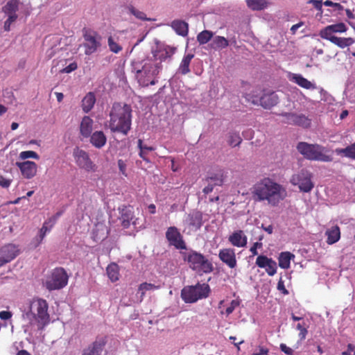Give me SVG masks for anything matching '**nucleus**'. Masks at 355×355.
Listing matches in <instances>:
<instances>
[{
  "mask_svg": "<svg viewBox=\"0 0 355 355\" xmlns=\"http://www.w3.org/2000/svg\"><path fill=\"white\" fill-rule=\"evenodd\" d=\"M141 62V67L135 64L136 76L140 85L148 87L157 83V77L162 69V62L169 58L174 53L173 49L157 47Z\"/></svg>",
  "mask_w": 355,
  "mask_h": 355,
  "instance_id": "f257e3e1",
  "label": "nucleus"
},
{
  "mask_svg": "<svg viewBox=\"0 0 355 355\" xmlns=\"http://www.w3.org/2000/svg\"><path fill=\"white\" fill-rule=\"evenodd\" d=\"M254 202H266L272 207H277L287 197L286 188L270 178H263L251 189Z\"/></svg>",
  "mask_w": 355,
  "mask_h": 355,
  "instance_id": "f03ea898",
  "label": "nucleus"
},
{
  "mask_svg": "<svg viewBox=\"0 0 355 355\" xmlns=\"http://www.w3.org/2000/svg\"><path fill=\"white\" fill-rule=\"evenodd\" d=\"M109 127L112 132L127 135L132 125V108L125 103H113L110 112Z\"/></svg>",
  "mask_w": 355,
  "mask_h": 355,
  "instance_id": "7ed1b4c3",
  "label": "nucleus"
},
{
  "mask_svg": "<svg viewBox=\"0 0 355 355\" xmlns=\"http://www.w3.org/2000/svg\"><path fill=\"white\" fill-rule=\"evenodd\" d=\"M297 150L309 160L329 162L333 159L332 157L327 154L328 149L320 144H311L302 141L297 145Z\"/></svg>",
  "mask_w": 355,
  "mask_h": 355,
  "instance_id": "20e7f679",
  "label": "nucleus"
},
{
  "mask_svg": "<svg viewBox=\"0 0 355 355\" xmlns=\"http://www.w3.org/2000/svg\"><path fill=\"white\" fill-rule=\"evenodd\" d=\"M182 258L189 268L198 273H210L213 271L212 263L201 253L194 250L182 252Z\"/></svg>",
  "mask_w": 355,
  "mask_h": 355,
  "instance_id": "39448f33",
  "label": "nucleus"
},
{
  "mask_svg": "<svg viewBox=\"0 0 355 355\" xmlns=\"http://www.w3.org/2000/svg\"><path fill=\"white\" fill-rule=\"evenodd\" d=\"M209 293L208 284L198 283L195 286L184 287L181 291V297L186 303H194L198 300L207 298Z\"/></svg>",
  "mask_w": 355,
  "mask_h": 355,
  "instance_id": "423d86ee",
  "label": "nucleus"
},
{
  "mask_svg": "<svg viewBox=\"0 0 355 355\" xmlns=\"http://www.w3.org/2000/svg\"><path fill=\"white\" fill-rule=\"evenodd\" d=\"M30 313L33 318L42 326L49 324L50 315L48 313L49 305L47 302L42 298H33L30 303Z\"/></svg>",
  "mask_w": 355,
  "mask_h": 355,
  "instance_id": "0eeeda50",
  "label": "nucleus"
},
{
  "mask_svg": "<svg viewBox=\"0 0 355 355\" xmlns=\"http://www.w3.org/2000/svg\"><path fill=\"white\" fill-rule=\"evenodd\" d=\"M69 277L62 268H55L47 277L45 286L49 291L59 290L68 283Z\"/></svg>",
  "mask_w": 355,
  "mask_h": 355,
  "instance_id": "6e6552de",
  "label": "nucleus"
},
{
  "mask_svg": "<svg viewBox=\"0 0 355 355\" xmlns=\"http://www.w3.org/2000/svg\"><path fill=\"white\" fill-rule=\"evenodd\" d=\"M312 178L313 175L311 172L306 169H302L292 176L291 183L293 185H297L300 191L309 193L314 187Z\"/></svg>",
  "mask_w": 355,
  "mask_h": 355,
  "instance_id": "1a4fd4ad",
  "label": "nucleus"
},
{
  "mask_svg": "<svg viewBox=\"0 0 355 355\" xmlns=\"http://www.w3.org/2000/svg\"><path fill=\"white\" fill-rule=\"evenodd\" d=\"M83 37L85 40V53L86 55H89L95 53L101 46V36L94 31H85Z\"/></svg>",
  "mask_w": 355,
  "mask_h": 355,
  "instance_id": "9d476101",
  "label": "nucleus"
},
{
  "mask_svg": "<svg viewBox=\"0 0 355 355\" xmlns=\"http://www.w3.org/2000/svg\"><path fill=\"white\" fill-rule=\"evenodd\" d=\"M75 162L78 166L87 172H95L96 165L91 160L89 154L78 148H76L73 153Z\"/></svg>",
  "mask_w": 355,
  "mask_h": 355,
  "instance_id": "9b49d317",
  "label": "nucleus"
},
{
  "mask_svg": "<svg viewBox=\"0 0 355 355\" xmlns=\"http://www.w3.org/2000/svg\"><path fill=\"white\" fill-rule=\"evenodd\" d=\"M166 238L171 245L178 250L187 249L186 243L177 227H169L166 232Z\"/></svg>",
  "mask_w": 355,
  "mask_h": 355,
  "instance_id": "f8f14e48",
  "label": "nucleus"
},
{
  "mask_svg": "<svg viewBox=\"0 0 355 355\" xmlns=\"http://www.w3.org/2000/svg\"><path fill=\"white\" fill-rule=\"evenodd\" d=\"M347 30L346 25L343 23H337L329 25L320 31L319 35L321 38L330 40L331 37H336L335 33H345Z\"/></svg>",
  "mask_w": 355,
  "mask_h": 355,
  "instance_id": "ddd939ff",
  "label": "nucleus"
},
{
  "mask_svg": "<svg viewBox=\"0 0 355 355\" xmlns=\"http://www.w3.org/2000/svg\"><path fill=\"white\" fill-rule=\"evenodd\" d=\"M282 116L286 119V122L291 125H295L305 128L310 127L311 120L304 114L286 112Z\"/></svg>",
  "mask_w": 355,
  "mask_h": 355,
  "instance_id": "4468645a",
  "label": "nucleus"
},
{
  "mask_svg": "<svg viewBox=\"0 0 355 355\" xmlns=\"http://www.w3.org/2000/svg\"><path fill=\"white\" fill-rule=\"evenodd\" d=\"M119 220L121 226L124 229L130 227V224H135V221H133L135 218L133 207L131 206H123L122 208H119Z\"/></svg>",
  "mask_w": 355,
  "mask_h": 355,
  "instance_id": "2eb2a0df",
  "label": "nucleus"
},
{
  "mask_svg": "<svg viewBox=\"0 0 355 355\" xmlns=\"http://www.w3.org/2000/svg\"><path fill=\"white\" fill-rule=\"evenodd\" d=\"M218 257L229 268H234L236 266L237 261L234 249L229 248L220 250Z\"/></svg>",
  "mask_w": 355,
  "mask_h": 355,
  "instance_id": "dca6fc26",
  "label": "nucleus"
},
{
  "mask_svg": "<svg viewBox=\"0 0 355 355\" xmlns=\"http://www.w3.org/2000/svg\"><path fill=\"white\" fill-rule=\"evenodd\" d=\"M185 224L189 227L190 230L197 231L200 230L202 225V212L198 210H194L191 212L185 220Z\"/></svg>",
  "mask_w": 355,
  "mask_h": 355,
  "instance_id": "f3484780",
  "label": "nucleus"
},
{
  "mask_svg": "<svg viewBox=\"0 0 355 355\" xmlns=\"http://www.w3.org/2000/svg\"><path fill=\"white\" fill-rule=\"evenodd\" d=\"M16 165L20 169L21 175L24 178L31 179L37 174V166L34 162L25 161L17 162Z\"/></svg>",
  "mask_w": 355,
  "mask_h": 355,
  "instance_id": "a211bd4d",
  "label": "nucleus"
},
{
  "mask_svg": "<svg viewBox=\"0 0 355 355\" xmlns=\"http://www.w3.org/2000/svg\"><path fill=\"white\" fill-rule=\"evenodd\" d=\"M19 253V250L18 246L12 243L4 245L0 248V255L10 262L15 259L18 256Z\"/></svg>",
  "mask_w": 355,
  "mask_h": 355,
  "instance_id": "6ab92c4d",
  "label": "nucleus"
},
{
  "mask_svg": "<svg viewBox=\"0 0 355 355\" xmlns=\"http://www.w3.org/2000/svg\"><path fill=\"white\" fill-rule=\"evenodd\" d=\"M230 243L235 247H245L248 243V238L243 230L234 231L228 238Z\"/></svg>",
  "mask_w": 355,
  "mask_h": 355,
  "instance_id": "aec40b11",
  "label": "nucleus"
},
{
  "mask_svg": "<svg viewBox=\"0 0 355 355\" xmlns=\"http://www.w3.org/2000/svg\"><path fill=\"white\" fill-rule=\"evenodd\" d=\"M22 3L20 0H8L4 6L2 8V11L8 16L12 17L14 19H17L18 15L17 12L19 9L20 5Z\"/></svg>",
  "mask_w": 355,
  "mask_h": 355,
  "instance_id": "412c9836",
  "label": "nucleus"
},
{
  "mask_svg": "<svg viewBox=\"0 0 355 355\" xmlns=\"http://www.w3.org/2000/svg\"><path fill=\"white\" fill-rule=\"evenodd\" d=\"M289 79L291 81L306 89L313 90L317 88L315 84L311 83L299 73H292L290 76Z\"/></svg>",
  "mask_w": 355,
  "mask_h": 355,
  "instance_id": "4be33fe9",
  "label": "nucleus"
},
{
  "mask_svg": "<svg viewBox=\"0 0 355 355\" xmlns=\"http://www.w3.org/2000/svg\"><path fill=\"white\" fill-rule=\"evenodd\" d=\"M261 105L266 108L270 109L272 107L276 105L279 101L278 96L275 92H270L268 94H264L259 98Z\"/></svg>",
  "mask_w": 355,
  "mask_h": 355,
  "instance_id": "5701e85b",
  "label": "nucleus"
},
{
  "mask_svg": "<svg viewBox=\"0 0 355 355\" xmlns=\"http://www.w3.org/2000/svg\"><path fill=\"white\" fill-rule=\"evenodd\" d=\"M93 120L88 116H85L80 122V133L84 138H89L93 130Z\"/></svg>",
  "mask_w": 355,
  "mask_h": 355,
  "instance_id": "b1692460",
  "label": "nucleus"
},
{
  "mask_svg": "<svg viewBox=\"0 0 355 355\" xmlns=\"http://www.w3.org/2000/svg\"><path fill=\"white\" fill-rule=\"evenodd\" d=\"M89 137L90 143L96 148H103L107 142V137L103 131H96Z\"/></svg>",
  "mask_w": 355,
  "mask_h": 355,
  "instance_id": "393cba45",
  "label": "nucleus"
},
{
  "mask_svg": "<svg viewBox=\"0 0 355 355\" xmlns=\"http://www.w3.org/2000/svg\"><path fill=\"white\" fill-rule=\"evenodd\" d=\"M171 28L179 35L185 37L189 33V24L180 19H175L171 22Z\"/></svg>",
  "mask_w": 355,
  "mask_h": 355,
  "instance_id": "a878e982",
  "label": "nucleus"
},
{
  "mask_svg": "<svg viewBox=\"0 0 355 355\" xmlns=\"http://www.w3.org/2000/svg\"><path fill=\"white\" fill-rule=\"evenodd\" d=\"M327 236V243L332 245L338 242L340 238V231L338 225H334L328 229L325 232Z\"/></svg>",
  "mask_w": 355,
  "mask_h": 355,
  "instance_id": "bb28decb",
  "label": "nucleus"
},
{
  "mask_svg": "<svg viewBox=\"0 0 355 355\" xmlns=\"http://www.w3.org/2000/svg\"><path fill=\"white\" fill-rule=\"evenodd\" d=\"M295 259V255L288 251L282 252L278 257L279 266L283 269H288L291 267V261Z\"/></svg>",
  "mask_w": 355,
  "mask_h": 355,
  "instance_id": "cd10ccee",
  "label": "nucleus"
},
{
  "mask_svg": "<svg viewBox=\"0 0 355 355\" xmlns=\"http://www.w3.org/2000/svg\"><path fill=\"white\" fill-rule=\"evenodd\" d=\"M225 175L223 170L216 173H210L205 179V182H209L215 186H222L224 183Z\"/></svg>",
  "mask_w": 355,
  "mask_h": 355,
  "instance_id": "c85d7f7f",
  "label": "nucleus"
},
{
  "mask_svg": "<svg viewBox=\"0 0 355 355\" xmlns=\"http://www.w3.org/2000/svg\"><path fill=\"white\" fill-rule=\"evenodd\" d=\"M96 103V96L93 92H89L82 100L83 110L88 113L94 107Z\"/></svg>",
  "mask_w": 355,
  "mask_h": 355,
  "instance_id": "c756f323",
  "label": "nucleus"
},
{
  "mask_svg": "<svg viewBox=\"0 0 355 355\" xmlns=\"http://www.w3.org/2000/svg\"><path fill=\"white\" fill-rule=\"evenodd\" d=\"M193 57L194 55L193 53H188L184 55L178 68L179 73L186 75L190 72L189 66Z\"/></svg>",
  "mask_w": 355,
  "mask_h": 355,
  "instance_id": "7c9ffc66",
  "label": "nucleus"
},
{
  "mask_svg": "<svg viewBox=\"0 0 355 355\" xmlns=\"http://www.w3.org/2000/svg\"><path fill=\"white\" fill-rule=\"evenodd\" d=\"M106 272L112 282H116L119 279V267L116 263H110L106 268Z\"/></svg>",
  "mask_w": 355,
  "mask_h": 355,
  "instance_id": "2f4dec72",
  "label": "nucleus"
},
{
  "mask_svg": "<svg viewBox=\"0 0 355 355\" xmlns=\"http://www.w3.org/2000/svg\"><path fill=\"white\" fill-rule=\"evenodd\" d=\"M329 41L341 49L349 46L354 43L352 37H331Z\"/></svg>",
  "mask_w": 355,
  "mask_h": 355,
  "instance_id": "473e14b6",
  "label": "nucleus"
},
{
  "mask_svg": "<svg viewBox=\"0 0 355 355\" xmlns=\"http://www.w3.org/2000/svg\"><path fill=\"white\" fill-rule=\"evenodd\" d=\"M335 152L337 155H343L355 160V143L347 146L345 148H336Z\"/></svg>",
  "mask_w": 355,
  "mask_h": 355,
  "instance_id": "72a5a7b5",
  "label": "nucleus"
},
{
  "mask_svg": "<svg viewBox=\"0 0 355 355\" xmlns=\"http://www.w3.org/2000/svg\"><path fill=\"white\" fill-rule=\"evenodd\" d=\"M159 288V286L151 283L144 282L141 284L138 287V293H140L139 302H141L143 300L147 291L157 290Z\"/></svg>",
  "mask_w": 355,
  "mask_h": 355,
  "instance_id": "f704fd0d",
  "label": "nucleus"
},
{
  "mask_svg": "<svg viewBox=\"0 0 355 355\" xmlns=\"http://www.w3.org/2000/svg\"><path fill=\"white\" fill-rule=\"evenodd\" d=\"M227 141L231 147L239 146L242 142V138L239 132L235 131L230 132L227 134Z\"/></svg>",
  "mask_w": 355,
  "mask_h": 355,
  "instance_id": "c9c22d12",
  "label": "nucleus"
},
{
  "mask_svg": "<svg viewBox=\"0 0 355 355\" xmlns=\"http://www.w3.org/2000/svg\"><path fill=\"white\" fill-rule=\"evenodd\" d=\"M246 4L252 10H261L267 7L266 0H245Z\"/></svg>",
  "mask_w": 355,
  "mask_h": 355,
  "instance_id": "e433bc0d",
  "label": "nucleus"
},
{
  "mask_svg": "<svg viewBox=\"0 0 355 355\" xmlns=\"http://www.w3.org/2000/svg\"><path fill=\"white\" fill-rule=\"evenodd\" d=\"M211 31L205 30L199 33L197 35V41L200 45L207 44L213 37Z\"/></svg>",
  "mask_w": 355,
  "mask_h": 355,
  "instance_id": "4c0bfd02",
  "label": "nucleus"
},
{
  "mask_svg": "<svg viewBox=\"0 0 355 355\" xmlns=\"http://www.w3.org/2000/svg\"><path fill=\"white\" fill-rule=\"evenodd\" d=\"M101 349V345L94 342L84 350L83 355H99Z\"/></svg>",
  "mask_w": 355,
  "mask_h": 355,
  "instance_id": "58836bf2",
  "label": "nucleus"
},
{
  "mask_svg": "<svg viewBox=\"0 0 355 355\" xmlns=\"http://www.w3.org/2000/svg\"><path fill=\"white\" fill-rule=\"evenodd\" d=\"M107 45L109 46V49L114 53H119L123 49L122 46L114 40L112 36H110L107 38Z\"/></svg>",
  "mask_w": 355,
  "mask_h": 355,
  "instance_id": "ea45409f",
  "label": "nucleus"
},
{
  "mask_svg": "<svg viewBox=\"0 0 355 355\" xmlns=\"http://www.w3.org/2000/svg\"><path fill=\"white\" fill-rule=\"evenodd\" d=\"M127 8L128 9L129 12L133 15L136 18L143 20V21H150V19L148 18L146 15V14L140 11L137 9H136L132 5H129L127 6Z\"/></svg>",
  "mask_w": 355,
  "mask_h": 355,
  "instance_id": "a19ab883",
  "label": "nucleus"
},
{
  "mask_svg": "<svg viewBox=\"0 0 355 355\" xmlns=\"http://www.w3.org/2000/svg\"><path fill=\"white\" fill-rule=\"evenodd\" d=\"M271 259L265 255H259L256 259V265L261 268H265Z\"/></svg>",
  "mask_w": 355,
  "mask_h": 355,
  "instance_id": "79ce46f5",
  "label": "nucleus"
},
{
  "mask_svg": "<svg viewBox=\"0 0 355 355\" xmlns=\"http://www.w3.org/2000/svg\"><path fill=\"white\" fill-rule=\"evenodd\" d=\"M214 43L218 48H225L228 46V40L223 36H216L214 40Z\"/></svg>",
  "mask_w": 355,
  "mask_h": 355,
  "instance_id": "37998d69",
  "label": "nucleus"
},
{
  "mask_svg": "<svg viewBox=\"0 0 355 355\" xmlns=\"http://www.w3.org/2000/svg\"><path fill=\"white\" fill-rule=\"evenodd\" d=\"M277 263L273 259H271L268 263V266L265 267L266 272L269 276H273L277 272Z\"/></svg>",
  "mask_w": 355,
  "mask_h": 355,
  "instance_id": "c03bdc74",
  "label": "nucleus"
},
{
  "mask_svg": "<svg viewBox=\"0 0 355 355\" xmlns=\"http://www.w3.org/2000/svg\"><path fill=\"white\" fill-rule=\"evenodd\" d=\"M19 157L22 159H26L28 158H33V159H38L39 155L35 151L26 150V151L21 152L19 154Z\"/></svg>",
  "mask_w": 355,
  "mask_h": 355,
  "instance_id": "a18cd8bd",
  "label": "nucleus"
},
{
  "mask_svg": "<svg viewBox=\"0 0 355 355\" xmlns=\"http://www.w3.org/2000/svg\"><path fill=\"white\" fill-rule=\"evenodd\" d=\"M52 228L49 226L48 223H44L42 228L40 230V241L41 243L45 237L46 233L50 232Z\"/></svg>",
  "mask_w": 355,
  "mask_h": 355,
  "instance_id": "49530a36",
  "label": "nucleus"
},
{
  "mask_svg": "<svg viewBox=\"0 0 355 355\" xmlns=\"http://www.w3.org/2000/svg\"><path fill=\"white\" fill-rule=\"evenodd\" d=\"M239 301L235 300H232L230 305L225 310V313L227 314V315H229L230 314H231L234 311V309L237 306H239Z\"/></svg>",
  "mask_w": 355,
  "mask_h": 355,
  "instance_id": "de8ad7c7",
  "label": "nucleus"
},
{
  "mask_svg": "<svg viewBox=\"0 0 355 355\" xmlns=\"http://www.w3.org/2000/svg\"><path fill=\"white\" fill-rule=\"evenodd\" d=\"M297 329L298 330H300V333H299L300 339L304 340L308 334L307 329L300 323L297 324Z\"/></svg>",
  "mask_w": 355,
  "mask_h": 355,
  "instance_id": "09e8293b",
  "label": "nucleus"
},
{
  "mask_svg": "<svg viewBox=\"0 0 355 355\" xmlns=\"http://www.w3.org/2000/svg\"><path fill=\"white\" fill-rule=\"evenodd\" d=\"M78 66L76 62H71L67 67L62 69L60 72L64 73H69L77 69Z\"/></svg>",
  "mask_w": 355,
  "mask_h": 355,
  "instance_id": "8fccbe9b",
  "label": "nucleus"
},
{
  "mask_svg": "<svg viewBox=\"0 0 355 355\" xmlns=\"http://www.w3.org/2000/svg\"><path fill=\"white\" fill-rule=\"evenodd\" d=\"M138 147L140 149V152H139V156L144 160V161H146L147 162H149L148 159L146 157V153L145 151L143 150V142H142V140L141 139H139L138 141Z\"/></svg>",
  "mask_w": 355,
  "mask_h": 355,
  "instance_id": "3c124183",
  "label": "nucleus"
},
{
  "mask_svg": "<svg viewBox=\"0 0 355 355\" xmlns=\"http://www.w3.org/2000/svg\"><path fill=\"white\" fill-rule=\"evenodd\" d=\"M262 246H263L262 243L255 242L250 249V251L251 252L252 256L257 255L258 254L257 249L261 248Z\"/></svg>",
  "mask_w": 355,
  "mask_h": 355,
  "instance_id": "603ef678",
  "label": "nucleus"
},
{
  "mask_svg": "<svg viewBox=\"0 0 355 355\" xmlns=\"http://www.w3.org/2000/svg\"><path fill=\"white\" fill-rule=\"evenodd\" d=\"M12 182V180L7 179L3 175H0V186L3 188H8Z\"/></svg>",
  "mask_w": 355,
  "mask_h": 355,
  "instance_id": "864d4df0",
  "label": "nucleus"
},
{
  "mask_svg": "<svg viewBox=\"0 0 355 355\" xmlns=\"http://www.w3.org/2000/svg\"><path fill=\"white\" fill-rule=\"evenodd\" d=\"M17 19H14L12 17H8L7 19L4 22L3 28L6 31H9L10 30L11 24L15 22Z\"/></svg>",
  "mask_w": 355,
  "mask_h": 355,
  "instance_id": "5fc2aeb1",
  "label": "nucleus"
},
{
  "mask_svg": "<svg viewBox=\"0 0 355 355\" xmlns=\"http://www.w3.org/2000/svg\"><path fill=\"white\" fill-rule=\"evenodd\" d=\"M118 166L120 172L125 176H127L126 174V164L123 159H119L117 162Z\"/></svg>",
  "mask_w": 355,
  "mask_h": 355,
  "instance_id": "6e6d98bb",
  "label": "nucleus"
},
{
  "mask_svg": "<svg viewBox=\"0 0 355 355\" xmlns=\"http://www.w3.org/2000/svg\"><path fill=\"white\" fill-rule=\"evenodd\" d=\"M277 289L284 295H287L288 293V291L285 288L284 282L282 279H280L277 283Z\"/></svg>",
  "mask_w": 355,
  "mask_h": 355,
  "instance_id": "4d7b16f0",
  "label": "nucleus"
},
{
  "mask_svg": "<svg viewBox=\"0 0 355 355\" xmlns=\"http://www.w3.org/2000/svg\"><path fill=\"white\" fill-rule=\"evenodd\" d=\"M12 313L10 311H0V319L7 320L12 318Z\"/></svg>",
  "mask_w": 355,
  "mask_h": 355,
  "instance_id": "13d9d810",
  "label": "nucleus"
},
{
  "mask_svg": "<svg viewBox=\"0 0 355 355\" xmlns=\"http://www.w3.org/2000/svg\"><path fill=\"white\" fill-rule=\"evenodd\" d=\"M279 348L283 352H284L287 355H290L293 352V350L291 348L287 347L286 345L284 343H282L280 345Z\"/></svg>",
  "mask_w": 355,
  "mask_h": 355,
  "instance_id": "bf43d9fd",
  "label": "nucleus"
},
{
  "mask_svg": "<svg viewBox=\"0 0 355 355\" xmlns=\"http://www.w3.org/2000/svg\"><path fill=\"white\" fill-rule=\"evenodd\" d=\"M352 352H354L353 355H355V346L352 344H348L347 350L342 352V355H352Z\"/></svg>",
  "mask_w": 355,
  "mask_h": 355,
  "instance_id": "052dcab7",
  "label": "nucleus"
},
{
  "mask_svg": "<svg viewBox=\"0 0 355 355\" xmlns=\"http://www.w3.org/2000/svg\"><path fill=\"white\" fill-rule=\"evenodd\" d=\"M309 3L313 4V6H314V8L315 9H317L318 10H322V3L321 1H319V0H310L309 1Z\"/></svg>",
  "mask_w": 355,
  "mask_h": 355,
  "instance_id": "680f3d73",
  "label": "nucleus"
},
{
  "mask_svg": "<svg viewBox=\"0 0 355 355\" xmlns=\"http://www.w3.org/2000/svg\"><path fill=\"white\" fill-rule=\"evenodd\" d=\"M207 183V186H206L202 191L205 194H209V193H211L213 189H214V187H216L215 185H214L212 183H210L209 182H206Z\"/></svg>",
  "mask_w": 355,
  "mask_h": 355,
  "instance_id": "e2e57ef3",
  "label": "nucleus"
},
{
  "mask_svg": "<svg viewBox=\"0 0 355 355\" xmlns=\"http://www.w3.org/2000/svg\"><path fill=\"white\" fill-rule=\"evenodd\" d=\"M252 355H268V349L263 347H259L258 351L253 353Z\"/></svg>",
  "mask_w": 355,
  "mask_h": 355,
  "instance_id": "0e129e2a",
  "label": "nucleus"
},
{
  "mask_svg": "<svg viewBox=\"0 0 355 355\" xmlns=\"http://www.w3.org/2000/svg\"><path fill=\"white\" fill-rule=\"evenodd\" d=\"M303 25H304V23H303V22H302V21H300V22H299V23H297V24H296L293 25V26H291V33H292V34H293V35H294V34H295V33H296V31H297V29H298L300 27L302 26Z\"/></svg>",
  "mask_w": 355,
  "mask_h": 355,
  "instance_id": "69168bd1",
  "label": "nucleus"
},
{
  "mask_svg": "<svg viewBox=\"0 0 355 355\" xmlns=\"http://www.w3.org/2000/svg\"><path fill=\"white\" fill-rule=\"evenodd\" d=\"M229 339L230 340H232V343L234 344V345H235L237 347L238 351H239L240 350L239 345L243 343L244 340H241L239 342L236 343L235 340H236V338L235 336H230Z\"/></svg>",
  "mask_w": 355,
  "mask_h": 355,
  "instance_id": "338daca9",
  "label": "nucleus"
},
{
  "mask_svg": "<svg viewBox=\"0 0 355 355\" xmlns=\"http://www.w3.org/2000/svg\"><path fill=\"white\" fill-rule=\"evenodd\" d=\"M56 221L57 220L53 216H52L49 218L47 220H46L44 223H48L49 226L52 228L55 224Z\"/></svg>",
  "mask_w": 355,
  "mask_h": 355,
  "instance_id": "774afa93",
  "label": "nucleus"
}]
</instances>
